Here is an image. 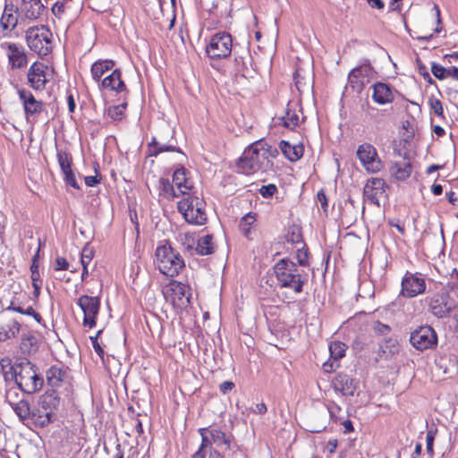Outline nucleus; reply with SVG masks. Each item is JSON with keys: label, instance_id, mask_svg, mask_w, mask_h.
Masks as SVG:
<instances>
[{"label": "nucleus", "instance_id": "nucleus-4", "mask_svg": "<svg viewBox=\"0 0 458 458\" xmlns=\"http://www.w3.org/2000/svg\"><path fill=\"white\" fill-rule=\"evenodd\" d=\"M29 48L38 56L48 55L53 50V33L45 25L30 27L25 32Z\"/></svg>", "mask_w": 458, "mask_h": 458}, {"label": "nucleus", "instance_id": "nucleus-38", "mask_svg": "<svg viewBox=\"0 0 458 458\" xmlns=\"http://www.w3.org/2000/svg\"><path fill=\"white\" fill-rule=\"evenodd\" d=\"M159 194L167 199H173L180 195L174 184L171 183L166 178L159 180Z\"/></svg>", "mask_w": 458, "mask_h": 458}, {"label": "nucleus", "instance_id": "nucleus-44", "mask_svg": "<svg viewBox=\"0 0 458 458\" xmlns=\"http://www.w3.org/2000/svg\"><path fill=\"white\" fill-rule=\"evenodd\" d=\"M125 108L126 104L112 106L107 108L106 114L114 121L121 120Z\"/></svg>", "mask_w": 458, "mask_h": 458}, {"label": "nucleus", "instance_id": "nucleus-14", "mask_svg": "<svg viewBox=\"0 0 458 458\" xmlns=\"http://www.w3.org/2000/svg\"><path fill=\"white\" fill-rule=\"evenodd\" d=\"M1 47L8 58V66L12 70L22 69L28 64V57L24 48L15 43H3Z\"/></svg>", "mask_w": 458, "mask_h": 458}, {"label": "nucleus", "instance_id": "nucleus-59", "mask_svg": "<svg viewBox=\"0 0 458 458\" xmlns=\"http://www.w3.org/2000/svg\"><path fill=\"white\" fill-rule=\"evenodd\" d=\"M233 387L234 384L232 381H225L219 386V389L221 393H223L224 394H226L229 392H231L233 389Z\"/></svg>", "mask_w": 458, "mask_h": 458}, {"label": "nucleus", "instance_id": "nucleus-6", "mask_svg": "<svg viewBox=\"0 0 458 458\" xmlns=\"http://www.w3.org/2000/svg\"><path fill=\"white\" fill-rule=\"evenodd\" d=\"M177 208L189 224L201 225L207 221L205 203L197 196L190 194L185 196L178 202Z\"/></svg>", "mask_w": 458, "mask_h": 458}, {"label": "nucleus", "instance_id": "nucleus-47", "mask_svg": "<svg viewBox=\"0 0 458 458\" xmlns=\"http://www.w3.org/2000/svg\"><path fill=\"white\" fill-rule=\"evenodd\" d=\"M428 104L430 109L434 112V114L439 117H443L444 109L441 101L435 98H430L428 100Z\"/></svg>", "mask_w": 458, "mask_h": 458}, {"label": "nucleus", "instance_id": "nucleus-51", "mask_svg": "<svg viewBox=\"0 0 458 458\" xmlns=\"http://www.w3.org/2000/svg\"><path fill=\"white\" fill-rule=\"evenodd\" d=\"M38 251H39V249H38L36 255L33 257V263H32V265L30 267L31 280L34 281V282L39 281L38 267L36 264L37 258L38 256Z\"/></svg>", "mask_w": 458, "mask_h": 458}, {"label": "nucleus", "instance_id": "nucleus-58", "mask_svg": "<svg viewBox=\"0 0 458 458\" xmlns=\"http://www.w3.org/2000/svg\"><path fill=\"white\" fill-rule=\"evenodd\" d=\"M64 12V5L63 3L56 2L52 7V13L57 18H61Z\"/></svg>", "mask_w": 458, "mask_h": 458}, {"label": "nucleus", "instance_id": "nucleus-54", "mask_svg": "<svg viewBox=\"0 0 458 458\" xmlns=\"http://www.w3.org/2000/svg\"><path fill=\"white\" fill-rule=\"evenodd\" d=\"M64 182H66V184L70 185L71 187H72L74 189H80V186L77 182V180H76V177H75V174L73 172L64 175Z\"/></svg>", "mask_w": 458, "mask_h": 458}, {"label": "nucleus", "instance_id": "nucleus-8", "mask_svg": "<svg viewBox=\"0 0 458 458\" xmlns=\"http://www.w3.org/2000/svg\"><path fill=\"white\" fill-rule=\"evenodd\" d=\"M233 39L227 32H218L213 35L206 47V53L211 59H221L230 55Z\"/></svg>", "mask_w": 458, "mask_h": 458}, {"label": "nucleus", "instance_id": "nucleus-31", "mask_svg": "<svg viewBox=\"0 0 458 458\" xmlns=\"http://www.w3.org/2000/svg\"><path fill=\"white\" fill-rule=\"evenodd\" d=\"M212 442L222 449V451L225 452L230 450L232 437L226 435L225 432L221 431L217 428H212L208 432Z\"/></svg>", "mask_w": 458, "mask_h": 458}, {"label": "nucleus", "instance_id": "nucleus-64", "mask_svg": "<svg viewBox=\"0 0 458 458\" xmlns=\"http://www.w3.org/2000/svg\"><path fill=\"white\" fill-rule=\"evenodd\" d=\"M267 405L264 403H258L252 411L257 414H265L267 412Z\"/></svg>", "mask_w": 458, "mask_h": 458}, {"label": "nucleus", "instance_id": "nucleus-34", "mask_svg": "<svg viewBox=\"0 0 458 458\" xmlns=\"http://www.w3.org/2000/svg\"><path fill=\"white\" fill-rule=\"evenodd\" d=\"M213 236L205 234L196 240L195 250L201 256L209 255L214 251Z\"/></svg>", "mask_w": 458, "mask_h": 458}, {"label": "nucleus", "instance_id": "nucleus-3", "mask_svg": "<svg viewBox=\"0 0 458 458\" xmlns=\"http://www.w3.org/2000/svg\"><path fill=\"white\" fill-rule=\"evenodd\" d=\"M155 264L159 272L168 277L178 276L185 267L184 259L168 242H162L157 247Z\"/></svg>", "mask_w": 458, "mask_h": 458}, {"label": "nucleus", "instance_id": "nucleus-23", "mask_svg": "<svg viewBox=\"0 0 458 458\" xmlns=\"http://www.w3.org/2000/svg\"><path fill=\"white\" fill-rule=\"evenodd\" d=\"M100 89H107L116 93H122L126 90V86L121 78V72L118 69L112 71L99 83Z\"/></svg>", "mask_w": 458, "mask_h": 458}, {"label": "nucleus", "instance_id": "nucleus-1", "mask_svg": "<svg viewBox=\"0 0 458 458\" xmlns=\"http://www.w3.org/2000/svg\"><path fill=\"white\" fill-rule=\"evenodd\" d=\"M278 151L264 140H257L250 144L238 160L237 168L244 174L266 172L273 166L271 157Z\"/></svg>", "mask_w": 458, "mask_h": 458}, {"label": "nucleus", "instance_id": "nucleus-41", "mask_svg": "<svg viewBox=\"0 0 458 458\" xmlns=\"http://www.w3.org/2000/svg\"><path fill=\"white\" fill-rule=\"evenodd\" d=\"M381 350L386 358L393 357L399 353L400 344L394 339H388L381 345Z\"/></svg>", "mask_w": 458, "mask_h": 458}, {"label": "nucleus", "instance_id": "nucleus-13", "mask_svg": "<svg viewBox=\"0 0 458 458\" xmlns=\"http://www.w3.org/2000/svg\"><path fill=\"white\" fill-rule=\"evenodd\" d=\"M48 76V66L43 63L35 62L28 70V83L33 89L42 91L49 81Z\"/></svg>", "mask_w": 458, "mask_h": 458}, {"label": "nucleus", "instance_id": "nucleus-33", "mask_svg": "<svg viewBox=\"0 0 458 458\" xmlns=\"http://www.w3.org/2000/svg\"><path fill=\"white\" fill-rule=\"evenodd\" d=\"M21 329V324L15 319H11L0 326V342L16 337Z\"/></svg>", "mask_w": 458, "mask_h": 458}, {"label": "nucleus", "instance_id": "nucleus-11", "mask_svg": "<svg viewBox=\"0 0 458 458\" xmlns=\"http://www.w3.org/2000/svg\"><path fill=\"white\" fill-rule=\"evenodd\" d=\"M410 342L419 351L433 349L437 344V333L430 326H421L411 333Z\"/></svg>", "mask_w": 458, "mask_h": 458}, {"label": "nucleus", "instance_id": "nucleus-20", "mask_svg": "<svg viewBox=\"0 0 458 458\" xmlns=\"http://www.w3.org/2000/svg\"><path fill=\"white\" fill-rule=\"evenodd\" d=\"M20 11L17 5L12 2L5 3L0 19V26L4 30L12 31L18 24Z\"/></svg>", "mask_w": 458, "mask_h": 458}, {"label": "nucleus", "instance_id": "nucleus-27", "mask_svg": "<svg viewBox=\"0 0 458 458\" xmlns=\"http://www.w3.org/2000/svg\"><path fill=\"white\" fill-rule=\"evenodd\" d=\"M114 66V62L111 59H100L96 61L92 64L90 68L92 79L97 82H100L101 78L105 75V73L109 71H113Z\"/></svg>", "mask_w": 458, "mask_h": 458}, {"label": "nucleus", "instance_id": "nucleus-19", "mask_svg": "<svg viewBox=\"0 0 458 458\" xmlns=\"http://www.w3.org/2000/svg\"><path fill=\"white\" fill-rule=\"evenodd\" d=\"M18 96L22 103L27 117L41 113L43 109V103L37 100L30 90L26 89H18Z\"/></svg>", "mask_w": 458, "mask_h": 458}, {"label": "nucleus", "instance_id": "nucleus-18", "mask_svg": "<svg viewBox=\"0 0 458 458\" xmlns=\"http://www.w3.org/2000/svg\"><path fill=\"white\" fill-rule=\"evenodd\" d=\"M334 390L343 396H353L359 388V380L346 374H339L333 380Z\"/></svg>", "mask_w": 458, "mask_h": 458}, {"label": "nucleus", "instance_id": "nucleus-52", "mask_svg": "<svg viewBox=\"0 0 458 458\" xmlns=\"http://www.w3.org/2000/svg\"><path fill=\"white\" fill-rule=\"evenodd\" d=\"M317 200L320 204L321 208L324 211H327L328 204H327V198L326 196L324 190L318 191V192L317 194Z\"/></svg>", "mask_w": 458, "mask_h": 458}, {"label": "nucleus", "instance_id": "nucleus-62", "mask_svg": "<svg viewBox=\"0 0 458 458\" xmlns=\"http://www.w3.org/2000/svg\"><path fill=\"white\" fill-rule=\"evenodd\" d=\"M84 180L88 187H94L100 182V178L98 176H86Z\"/></svg>", "mask_w": 458, "mask_h": 458}, {"label": "nucleus", "instance_id": "nucleus-9", "mask_svg": "<svg viewBox=\"0 0 458 458\" xmlns=\"http://www.w3.org/2000/svg\"><path fill=\"white\" fill-rule=\"evenodd\" d=\"M77 305L83 312V326L92 328L97 325V318L100 310V298L98 296L81 295L77 300Z\"/></svg>", "mask_w": 458, "mask_h": 458}, {"label": "nucleus", "instance_id": "nucleus-17", "mask_svg": "<svg viewBox=\"0 0 458 458\" xmlns=\"http://www.w3.org/2000/svg\"><path fill=\"white\" fill-rule=\"evenodd\" d=\"M189 287L177 281H172L166 287V294L170 296L174 305L186 306L190 303Z\"/></svg>", "mask_w": 458, "mask_h": 458}, {"label": "nucleus", "instance_id": "nucleus-49", "mask_svg": "<svg viewBox=\"0 0 458 458\" xmlns=\"http://www.w3.org/2000/svg\"><path fill=\"white\" fill-rule=\"evenodd\" d=\"M276 191H277V187L273 183H269L267 185H263L259 190L260 195L266 199L272 197L276 192Z\"/></svg>", "mask_w": 458, "mask_h": 458}, {"label": "nucleus", "instance_id": "nucleus-7", "mask_svg": "<svg viewBox=\"0 0 458 458\" xmlns=\"http://www.w3.org/2000/svg\"><path fill=\"white\" fill-rule=\"evenodd\" d=\"M356 156L368 174H378L384 168V162L378 156L377 148L370 143L360 144L356 150Z\"/></svg>", "mask_w": 458, "mask_h": 458}, {"label": "nucleus", "instance_id": "nucleus-5", "mask_svg": "<svg viewBox=\"0 0 458 458\" xmlns=\"http://www.w3.org/2000/svg\"><path fill=\"white\" fill-rule=\"evenodd\" d=\"M14 378L19 389L26 394H33L41 389L43 377L38 372L34 364L24 361L14 368Z\"/></svg>", "mask_w": 458, "mask_h": 458}, {"label": "nucleus", "instance_id": "nucleus-43", "mask_svg": "<svg viewBox=\"0 0 458 458\" xmlns=\"http://www.w3.org/2000/svg\"><path fill=\"white\" fill-rule=\"evenodd\" d=\"M330 357L335 360H338L345 355L346 345L339 341L333 342L329 344Z\"/></svg>", "mask_w": 458, "mask_h": 458}, {"label": "nucleus", "instance_id": "nucleus-35", "mask_svg": "<svg viewBox=\"0 0 458 458\" xmlns=\"http://www.w3.org/2000/svg\"><path fill=\"white\" fill-rule=\"evenodd\" d=\"M11 407L21 421L24 424L28 423L31 413V409L28 401L21 399L16 403H12Z\"/></svg>", "mask_w": 458, "mask_h": 458}, {"label": "nucleus", "instance_id": "nucleus-53", "mask_svg": "<svg viewBox=\"0 0 458 458\" xmlns=\"http://www.w3.org/2000/svg\"><path fill=\"white\" fill-rule=\"evenodd\" d=\"M331 419H336V414L341 411V407L335 402H330L327 405Z\"/></svg>", "mask_w": 458, "mask_h": 458}, {"label": "nucleus", "instance_id": "nucleus-10", "mask_svg": "<svg viewBox=\"0 0 458 458\" xmlns=\"http://www.w3.org/2000/svg\"><path fill=\"white\" fill-rule=\"evenodd\" d=\"M426 291V281L421 274L407 271L403 276L399 295L414 298Z\"/></svg>", "mask_w": 458, "mask_h": 458}, {"label": "nucleus", "instance_id": "nucleus-56", "mask_svg": "<svg viewBox=\"0 0 458 458\" xmlns=\"http://www.w3.org/2000/svg\"><path fill=\"white\" fill-rule=\"evenodd\" d=\"M89 339L91 341L94 351L98 353V355L99 357L103 358L104 350L101 347V345L99 344V343L98 342L97 336H90Z\"/></svg>", "mask_w": 458, "mask_h": 458}, {"label": "nucleus", "instance_id": "nucleus-42", "mask_svg": "<svg viewBox=\"0 0 458 458\" xmlns=\"http://www.w3.org/2000/svg\"><path fill=\"white\" fill-rule=\"evenodd\" d=\"M179 242L187 250H195L196 246V238L193 233H180L177 236Z\"/></svg>", "mask_w": 458, "mask_h": 458}, {"label": "nucleus", "instance_id": "nucleus-16", "mask_svg": "<svg viewBox=\"0 0 458 458\" xmlns=\"http://www.w3.org/2000/svg\"><path fill=\"white\" fill-rule=\"evenodd\" d=\"M386 187V182L382 178L369 179L363 189L364 200L379 207V198L384 195Z\"/></svg>", "mask_w": 458, "mask_h": 458}, {"label": "nucleus", "instance_id": "nucleus-37", "mask_svg": "<svg viewBox=\"0 0 458 458\" xmlns=\"http://www.w3.org/2000/svg\"><path fill=\"white\" fill-rule=\"evenodd\" d=\"M66 371L59 366H52L47 371V381L51 386H58L64 379Z\"/></svg>", "mask_w": 458, "mask_h": 458}, {"label": "nucleus", "instance_id": "nucleus-57", "mask_svg": "<svg viewBox=\"0 0 458 458\" xmlns=\"http://www.w3.org/2000/svg\"><path fill=\"white\" fill-rule=\"evenodd\" d=\"M433 10L435 11V15L437 18V27L434 30V32L440 33L443 30V27L441 26L440 10L437 4L434 5Z\"/></svg>", "mask_w": 458, "mask_h": 458}, {"label": "nucleus", "instance_id": "nucleus-2", "mask_svg": "<svg viewBox=\"0 0 458 458\" xmlns=\"http://www.w3.org/2000/svg\"><path fill=\"white\" fill-rule=\"evenodd\" d=\"M277 284L282 288H289L299 294L303 291L307 276L302 274L297 265L289 259H282L274 266Z\"/></svg>", "mask_w": 458, "mask_h": 458}, {"label": "nucleus", "instance_id": "nucleus-29", "mask_svg": "<svg viewBox=\"0 0 458 458\" xmlns=\"http://www.w3.org/2000/svg\"><path fill=\"white\" fill-rule=\"evenodd\" d=\"M256 222V215L250 212L242 217L239 223V229L242 235L248 240H253L256 236V229L254 224Z\"/></svg>", "mask_w": 458, "mask_h": 458}, {"label": "nucleus", "instance_id": "nucleus-60", "mask_svg": "<svg viewBox=\"0 0 458 458\" xmlns=\"http://www.w3.org/2000/svg\"><path fill=\"white\" fill-rule=\"evenodd\" d=\"M92 259V253L89 250H83L81 254V265L88 266Z\"/></svg>", "mask_w": 458, "mask_h": 458}, {"label": "nucleus", "instance_id": "nucleus-45", "mask_svg": "<svg viewBox=\"0 0 458 458\" xmlns=\"http://www.w3.org/2000/svg\"><path fill=\"white\" fill-rule=\"evenodd\" d=\"M437 429L436 428H431L427 431L426 435V449L428 454L432 456L434 454V440L437 435Z\"/></svg>", "mask_w": 458, "mask_h": 458}, {"label": "nucleus", "instance_id": "nucleus-25", "mask_svg": "<svg viewBox=\"0 0 458 458\" xmlns=\"http://www.w3.org/2000/svg\"><path fill=\"white\" fill-rule=\"evenodd\" d=\"M173 183L177 191L183 196L189 195L192 188L191 182L186 177V169L184 167H179L174 172Z\"/></svg>", "mask_w": 458, "mask_h": 458}, {"label": "nucleus", "instance_id": "nucleus-48", "mask_svg": "<svg viewBox=\"0 0 458 458\" xmlns=\"http://www.w3.org/2000/svg\"><path fill=\"white\" fill-rule=\"evenodd\" d=\"M431 72L433 75L438 80H444L446 78L447 69L443 65L433 63L431 65Z\"/></svg>", "mask_w": 458, "mask_h": 458}, {"label": "nucleus", "instance_id": "nucleus-28", "mask_svg": "<svg viewBox=\"0 0 458 458\" xmlns=\"http://www.w3.org/2000/svg\"><path fill=\"white\" fill-rule=\"evenodd\" d=\"M5 310H12L22 315H27L32 317L39 325L46 327V325L44 323V320L41 317V315L37 312L31 306H28L27 308H24L21 306V304L18 301V300H12L10 302V305L5 309Z\"/></svg>", "mask_w": 458, "mask_h": 458}, {"label": "nucleus", "instance_id": "nucleus-32", "mask_svg": "<svg viewBox=\"0 0 458 458\" xmlns=\"http://www.w3.org/2000/svg\"><path fill=\"white\" fill-rule=\"evenodd\" d=\"M60 398L55 390H47L42 394L38 402L39 405L47 409L51 414L54 415V410L58 406Z\"/></svg>", "mask_w": 458, "mask_h": 458}, {"label": "nucleus", "instance_id": "nucleus-12", "mask_svg": "<svg viewBox=\"0 0 458 458\" xmlns=\"http://www.w3.org/2000/svg\"><path fill=\"white\" fill-rule=\"evenodd\" d=\"M374 73L371 64L366 61L353 68L348 75V83L353 90L360 92L364 85L369 82Z\"/></svg>", "mask_w": 458, "mask_h": 458}, {"label": "nucleus", "instance_id": "nucleus-21", "mask_svg": "<svg viewBox=\"0 0 458 458\" xmlns=\"http://www.w3.org/2000/svg\"><path fill=\"white\" fill-rule=\"evenodd\" d=\"M429 307L435 317L443 318L454 309V304L449 301L447 294H440L432 298Z\"/></svg>", "mask_w": 458, "mask_h": 458}, {"label": "nucleus", "instance_id": "nucleus-40", "mask_svg": "<svg viewBox=\"0 0 458 458\" xmlns=\"http://www.w3.org/2000/svg\"><path fill=\"white\" fill-rule=\"evenodd\" d=\"M210 429L208 428H199V432L201 436L202 442L199 450L193 454L192 458H205L206 456V448L208 447L212 442L210 436L208 434Z\"/></svg>", "mask_w": 458, "mask_h": 458}, {"label": "nucleus", "instance_id": "nucleus-15", "mask_svg": "<svg viewBox=\"0 0 458 458\" xmlns=\"http://www.w3.org/2000/svg\"><path fill=\"white\" fill-rule=\"evenodd\" d=\"M21 21H35L38 20L45 11L41 0H21L20 6Z\"/></svg>", "mask_w": 458, "mask_h": 458}, {"label": "nucleus", "instance_id": "nucleus-26", "mask_svg": "<svg viewBox=\"0 0 458 458\" xmlns=\"http://www.w3.org/2000/svg\"><path fill=\"white\" fill-rule=\"evenodd\" d=\"M391 174L398 181H404L411 174V165L408 159L403 158L393 163L390 166Z\"/></svg>", "mask_w": 458, "mask_h": 458}, {"label": "nucleus", "instance_id": "nucleus-63", "mask_svg": "<svg viewBox=\"0 0 458 458\" xmlns=\"http://www.w3.org/2000/svg\"><path fill=\"white\" fill-rule=\"evenodd\" d=\"M32 287H33V297L35 300H38V298L40 295V289H41V283L39 281H32Z\"/></svg>", "mask_w": 458, "mask_h": 458}, {"label": "nucleus", "instance_id": "nucleus-61", "mask_svg": "<svg viewBox=\"0 0 458 458\" xmlns=\"http://www.w3.org/2000/svg\"><path fill=\"white\" fill-rule=\"evenodd\" d=\"M298 263L302 266L306 267L308 266V253L307 251H301L299 250V253L297 254Z\"/></svg>", "mask_w": 458, "mask_h": 458}, {"label": "nucleus", "instance_id": "nucleus-55", "mask_svg": "<svg viewBox=\"0 0 458 458\" xmlns=\"http://www.w3.org/2000/svg\"><path fill=\"white\" fill-rule=\"evenodd\" d=\"M55 270H67L69 268V264L64 258L57 257L55 260Z\"/></svg>", "mask_w": 458, "mask_h": 458}, {"label": "nucleus", "instance_id": "nucleus-30", "mask_svg": "<svg viewBox=\"0 0 458 458\" xmlns=\"http://www.w3.org/2000/svg\"><path fill=\"white\" fill-rule=\"evenodd\" d=\"M279 147L284 156L292 162L297 161L303 155L301 145H292L286 140H282Z\"/></svg>", "mask_w": 458, "mask_h": 458}, {"label": "nucleus", "instance_id": "nucleus-24", "mask_svg": "<svg viewBox=\"0 0 458 458\" xmlns=\"http://www.w3.org/2000/svg\"><path fill=\"white\" fill-rule=\"evenodd\" d=\"M53 414L47 409L42 408L39 403L31 410L28 423H31L38 428H45L53 421Z\"/></svg>", "mask_w": 458, "mask_h": 458}, {"label": "nucleus", "instance_id": "nucleus-46", "mask_svg": "<svg viewBox=\"0 0 458 458\" xmlns=\"http://www.w3.org/2000/svg\"><path fill=\"white\" fill-rule=\"evenodd\" d=\"M56 157L60 165H67L72 164V158L70 153L62 148H56Z\"/></svg>", "mask_w": 458, "mask_h": 458}, {"label": "nucleus", "instance_id": "nucleus-22", "mask_svg": "<svg viewBox=\"0 0 458 458\" xmlns=\"http://www.w3.org/2000/svg\"><path fill=\"white\" fill-rule=\"evenodd\" d=\"M372 100L380 105L391 104L394 99V89L384 82H376L372 85Z\"/></svg>", "mask_w": 458, "mask_h": 458}, {"label": "nucleus", "instance_id": "nucleus-39", "mask_svg": "<svg viewBox=\"0 0 458 458\" xmlns=\"http://www.w3.org/2000/svg\"><path fill=\"white\" fill-rule=\"evenodd\" d=\"M282 120L284 127L293 130L299 124V114L295 109L292 108L290 104H288L285 115L282 117Z\"/></svg>", "mask_w": 458, "mask_h": 458}, {"label": "nucleus", "instance_id": "nucleus-50", "mask_svg": "<svg viewBox=\"0 0 458 458\" xmlns=\"http://www.w3.org/2000/svg\"><path fill=\"white\" fill-rule=\"evenodd\" d=\"M18 389L17 388H9L5 393V401L11 406L12 403H16L18 400Z\"/></svg>", "mask_w": 458, "mask_h": 458}, {"label": "nucleus", "instance_id": "nucleus-36", "mask_svg": "<svg viewBox=\"0 0 458 458\" xmlns=\"http://www.w3.org/2000/svg\"><path fill=\"white\" fill-rule=\"evenodd\" d=\"M149 151L151 156H157L160 153L173 151L182 153L180 148H177L174 144H165L157 140L156 138H153L151 142L148 144Z\"/></svg>", "mask_w": 458, "mask_h": 458}]
</instances>
